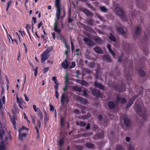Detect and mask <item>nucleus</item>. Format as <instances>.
Instances as JSON below:
<instances>
[{
    "instance_id": "9",
    "label": "nucleus",
    "mask_w": 150,
    "mask_h": 150,
    "mask_svg": "<svg viewBox=\"0 0 150 150\" xmlns=\"http://www.w3.org/2000/svg\"><path fill=\"white\" fill-rule=\"evenodd\" d=\"M94 86L100 90L103 91L105 89L104 86L101 83L98 82L97 80H95L94 82Z\"/></svg>"
},
{
    "instance_id": "61",
    "label": "nucleus",
    "mask_w": 150,
    "mask_h": 150,
    "mask_svg": "<svg viewBox=\"0 0 150 150\" xmlns=\"http://www.w3.org/2000/svg\"><path fill=\"white\" fill-rule=\"evenodd\" d=\"M55 96L57 99H58L59 98V93L58 91H55Z\"/></svg>"
},
{
    "instance_id": "14",
    "label": "nucleus",
    "mask_w": 150,
    "mask_h": 150,
    "mask_svg": "<svg viewBox=\"0 0 150 150\" xmlns=\"http://www.w3.org/2000/svg\"><path fill=\"white\" fill-rule=\"evenodd\" d=\"M63 42L64 44L65 47L67 49L65 51V55L66 57H67L69 56V50H70V48H69V47L67 45V43L66 42V41L64 39L63 40Z\"/></svg>"
},
{
    "instance_id": "18",
    "label": "nucleus",
    "mask_w": 150,
    "mask_h": 150,
    "mask_svg": "<svg viewBox=\"0 0 150 150\" xmlns=\"http://www.w3.org/2000/svg\"><path fill=\"white\" fill-rule=\"evenodd\" d=\"M141 28L139 26L136 27V29L135 30L134 35L135 36L139 35L140 34V30H141Z\"/></svg>"
},
{
    "instance_id": "45",
    "label": "nucleus",
    "mask_w": 150,
    "mask_h": 150,
    "mask_svg": "<svg viewBox=\"0 0 150 150\" xmlns=\"http://www.w3.org/2000/svg\"><path fill=\"white\" fill-rule=\"evenodd\" d=\"M64 143V140L63 139H60L59 141L58 142L59 144L61 146H62Z\"/></svg>"
},
{
    "instance_id": "58",
    "label": "nucleus",
    "mask_w": 150,
    "mask_h": 150,
    "mask_svg": "<svg viewBox=\"0 0 150 150\" xmlns=\"http://www.w3.org/2000/svg\"><path fill=\"white\" fill-rule=\"evenodd\" d=\"M93 128L94 130L95 131L98 128V127L95 124H94L93 126Z\"/></svg>"
},
{
    "instance_id": "6",
    "label": "nucleus",
    "mask_w": 150,
    "mask_h": 150,
    "mask_svg": "<svg viewBox=\"0 0 150 150\" xmlns=\"http://www.w3.org/2000/svg\"><path fill=\"white\" fill-rule=\"evenodd\" d=\"M80 11L84 13L88 17H92L93 15V13H92L89 10L86 8H81L80 9Z\"/></svg>"
},
{
    "instance_id": "36",
    "label": "nucleus",
    "mask_w": 150,
    "mask_h": 150,
    "mask_svg": "<svg viewBox=\"0 0 150 150\" xmlns=\"http://www.w3.org/2000/svg\"><path fill=\"white\" fill-rule=\"evenodd\" d=\"M93 20L92 19H89L87 21V23L89 25H93Z\"/></svg>"
},
{
    "instance_id": "54",
    "label": "nucleus",
    "mask_w": 150,
    "mask_h": 150,
    "mask_svg": "<svg viewBox=\"0 0 150 150\" xmlns=\"http://www.w3.org/2000/svg\"><path fill=\"white\" fill-rule=\"evenodd\" d=\"M97 17L98 18L100 21H104V19H103V17L102 16H101L99 14H98L97 15Z\"/></svg>"
},
{
    "instance_id": "2",
    "label": "nucleus",
    "mask_w": 150,
    "mask_h": 150,
    "mask_svg": "<svg viewBox=\"0 0 150 150\" xmlns=\"http://www.w3.org/2000/svg\"><path fill=\"white\" fill-rule=\"evenodd\" d=\"M115 10L117 14L122 19V21H125V13L122 8L116 7Z\"/></svg>"
},
{
    "instance_id": "17",
    "label": "nucleus",
    "mask_w": 150,
    "mask_h": 150,
    "mask_svg": "<svg viewBox=\"0 0 150 150\" xmlns=\"http://www.w3.org/2000/svg\"><path fill=\"white\" fill-rule=\"evenodd\" d=\"M69 66L68 61L66 59H65V61L63 62L62 63L61 66L64 69L67 68L69 67Z\"/></svg>"
},
{
    "instance_id": "15",
    "label": "nucleus",
    "mask_w": 150,
    "mask_h": 150,
    "mask_svg": "<svg viewBox=\"0 0 150 150\" xmlns=\"http://www.w3.org/2000/svg\"><path fill=\"white\" fill-rule=\"evenodd\" d=\"M94 50L97 54H103V50L100 47H96L93 49Z\"/></svg>"
},
{
    "instance_id": "40",
    "label": "nucleus",
    "mask_w": 150,
    "mask_h": 150,
    "mask_svg": "<svg viewBox=\"0 0 150 150\" xmlns=\"http://www.w3.org/2000/svg\"><path fill=\"white\" fill-rule=\"evenodd\" d=\"M64 118L62 117H61L60 120V125L61 127H62L64 125Z\"/></svg>"
},
{
    "instance_id": "1",
    "label": "nucleus",
    "mask_w": 150,
    "mask_h": 150,
    "mask_svg": "<svg viewBox=\"0 0 150 150\" xmlns=\"http://www.w3.org/2000/svg\"><path fill=\"white\" fill-rule=\"evenodd\" d=\"M55 6L56 8V17L57 20L55 21V23H54V30L56 32L59 33L61 32V30L60 28H58V21L59 20L60 16L61 14V6L60 4V1L57 0L55 1Z\"/></svg>"
},
{
    "instance_id": "26",
    "label": "nucleus",
    "mask_w": 150,
    "mask_h": 150,
    "mask_svg": "<svg viewBox=\"0 0 150 150\" xmlns=\"http://www.w3.org/2000/svg\"><path fill=\"white\" fill-rule=\"evenodd\" d=\"M18 131L19 139L21 140H22L23 137H25L26 134L25 133H23L21 134V130H19Z\"/></svg>"
},
{
    "instance_id": "41",
    "label": "nucleus",
    "mask_w": 150,
    "mask_h": 150,
    "mask_svg": "<svg viewBox=\"0 0 150 150\" xmlns=\"http://www.w3.org/2000/svg\"><path fill=\"white\" fill-rule=\"evenodd\" d=\"M31 117L32 119V122L34 125H35V120H36V117H35L33 115H31Z\"/></svg>"
},
{
    "instance_id": "59",
    "label": "nucleus",
    "mask_w": 150,
    "mask_h": 150,
    "mask_svg": "<svg viewBox=\"0 0 150 150\" xmlns=\"http://www.w3.org/2000/svg\"><path fill=\"white\" fill-rule=\"evenodd\" d=\"M52 80L53 81H54L55 83H58L57 82V80L56 77H54H54H53L52 78Z\"/></svg>"
},
{
    "instance_id": "49",
    "label": "nucleus",
    "mask_w": 150,
    "mask_h": 150,
    "mask_svg": "<svg viewBox=\"0 0 150 150\" xmlns=\"http://www.w3.org/2000/svg\"><path fill=\"white\" fill-rule=\"evenodd\" d=\"M88 116L87 115H83L81 116V118L82 120H85L88 118Z\"/></svg>"
},
{
    "instance_id": "30",
    "label": "nucleus",
    "mask_w": 150,
    "mask_h": 150,
    "mask_svg": "<svg viewBox=\"0 0 150 150\" xmlns=\"http://www.w3.org/2000/svg\"><path fill=\"white\" fill-rule=\"evenodd\" d=\"M38 115L40 117V118L41 121L42 120L43 118V113L40 110H39L38 111Z\"/></svg>"
},
{
    "instance_id": "57",
    "label": "nucleus",
    "mask_w": 150,
    "mask_h": 150,
    "mask_svg": "<svg viewBox=\"0 0 150 150\" xmlns=\"http://www.w3.org/2000/svg\"><path fill=\"white\" fill-rule=\"evenodd\" d=\"M81 84L82 85H88V82L82 80Z\"/></svg>"
},
{
    "instance_id": "38",
    "label": "nucleus",
    "mask_w": 150,
    "mask_h": 150,
    "mask_svg": "<svg viewBox=\"0 0 150 150\" xmlns=\"http://www.w3.org/2000/svg\"><path fill=\"white\" fill-rule=\"evenodd\" d=\"M76 64L75 62L74 61L72 62L71 63V64L69 68L70 69H72L74 68L76 66Z\"/></svg>"
},
{
    "instance_id": "16",
    "label": "nucleus",
    "mask_w": 150,
    "mask_h": 150,
    "mask_svg": "<svg viewBox=\"0 0 150 150\" xmlns=\"http://www.w3.org/2000/svg\"><path fill=\"white\" fill-rule=\"evenodd\" d=\"M78 100L80 101V103L82 104L85 105L87 104L88 103L87 100L82 97H79Z\"/></svg>"
},
{
    "instance_id": "47",
    "label": "nucleus",
    "mask_w": 150,
    "mask_h": 150,
    "mask_svg": "<svg viewBox=\"0 0 150 150\" xmlns=\"http://www.w3.org/2000/svg\"><path fill=\"white\" fill-rule=\"evenodd\" d=\"M50 107V110L51 112H53L54 110V106L51 104H50L49 105Z\"/></svg>"
},
{
    "instance_id": "34",
    "label": "nucleus",
    "mask_w": 150,
    "mask_h": 150,
    "mask_svg": "<svg viewBox=\"0 0 150 150\" xmlns=\"http://www.w3.org/2000/svg\"><path fill=\"white\" fill-rule=\"evenodd\" d=\"M5 148L4 142V141H2L1 142V145H0V150H3Z\"/></svg>"
},
{
    "instance_id": "22",
    "label": "nucleus",
    "mask_w": 150,
    "mask_h": 150,
    "mask_svg": "<svg viewBox=\"0 0 150 150\" xmlns=\"http://www.w3.org/2000/svg\"><path fill=\"white\" fill-rule=\"evenodd\" d=\"M103 59L108 62H111L112 61V59L109 55H104L103 56Z\"/></svg>"
},
{
    "instance_id": "44",
    "label": "nucleus",
    "mask_w": 150,
    "mask_h": 150,
    "mask_svg": "<svg viewBox=\"0 0 150 150\" xmlns=\"http://www.w3.org/2000/svg\"><path fill=\"white\" fill-rule=\"evenodd\" d=\"M41 120L40 121V120L39 119H37V120H36V122H37V124L38 125V126L39 128L40 129L41 126Z\"/></svg>"
},
{
    "instance_id": "8",
    "label": "nucleus",
    "mask_w": 150,
    "mask_h": 150,
    "mask_svg": "<svg viewBox=\"0 0 150 150\" xmlns=\"http://www.w3.org/2000/svg\"><path fill=\"white\" fill-rule=\"evenodd\" d=\"M49 54H48L44 51L41 54V62L43 63L45 61L48 59L49 57Z\"/></svg>"
},
{
    "instance_id": "11",
    "label": "nucleus",
    "mask_w": 150,
    "mask_h": 150,
    "mask_svg": "<svg viewBox=\"0 0 150 150\" xmlns=\"http://www.w3.org/2000/svg\"><path fill=\"white\" fill-rule=\"evenodd\" d=\"M108 107L111 109H114L115 107H116L117 105H116L115 102H114L113 101H109L108 103Z\"/></svg>"
},
{
    "instance_id": "53",
    "label": "nucleus",
    "mask_w": 150,
    "mask_h": 150,
    "mask_svg": "<svg viewBox=\"0 0 150 150\" xmlns=\"http://www.w3.org/2000/svg\"><path fill=\"white\" fill-rule=\"evenodd\" d=\"M137 95H135L130 100H132V101H133V102H134V101L135 100V99L137 98Z\"/></svg>"
},
{
    "instance_id": "7",
    "label": "nucleus",
    "mask_w": 150,
    "mask_h": 150,
    "mask_svg": "<svg viewBox=\"0 0 150 150\" xmlns=\"http://www.w3.org/2000/svg\"><path fill=\"white\" fill-rule=\"evenodd\" d=\"M93 95L97 97H101L103 96V94L100 91L96 89H93L91 90Z\"/></svg>"
},
{
    "instance_id": "46",
    "label": "nucleus",
    "mask_w": 150,
    "mask_h": 150,
    "mask_svg": "<svg viewBox=\"0 0 150 150\" xmlns=\"http://www.w3.org/2000/svg\"><path fill=\"white\" fill-rule=\"evenodd\" d=\"M68 87V85L67 83L65 85V86L63 87V90L64 92H65L67 90Z\"/></svg>"
},
{
    "instance_id": "42",
    "label": "nucleus",
    "mask_w": 150,
    "mask_h": 150,
    "mask_svg": "<svg viewBox=\"0 0 150 150\" xmlns=\"http://www.w3.org/2000/svg\"><path fill=\"white\" fill-rule=\"evenodd\" d=\"M23 100L21 98L20 99H19V98L18 97H17L16 98V101L17 103L19 104H21L22 103Z\"/></svg>"
},
{
    "instance_id": "64",
    "label": "nucleus",
    "mask_w": 150,
    "mask_h": 150,
    "mask_svg": "<svg viewBox=\"0 0 150 150\" xmlns=\"http://www.w3.org/2000/svg\"><path fill=\"white\" fill-rule=\"evenodd\" d=\"M128 150H134L133 147L131 144L128 147Z\"/></svg>"
},
{
    "instance_id": "24",
    "label": "nucleus",
    "mask_w": 150,
    "mask_h": 150,
    "mask_svg": "<svg viewBox=\"0 0 150 150\" xmlns=\"http://www.w3.org/2000/svg\"><path fill=\"white\" fill-rule=\"evenodd\" d=\"M73 89L75 91L81 92L82 91V88L81 87L78 86H73Z\"/></svg>"
},
{
    "instance_id": "52",
    "label": "nucleus",
    "mask_w": 150,
    "mask_h": 150,
    "mask_svg": "<svg viewBox=\"0 0 150 150\" xmlns=\"http://www.w3.org/2000/svg\"><path fill=\"white\" fill-rule=\"evenodd\" d=\"M7 38H8V39L9 42H11V40L10 39H11L12 43H14L13 39H12L11 38V36L9 34L8 35Z\"/></svg>"
},
{
    "instance_id": "28",
    "label": "nucleus",
    "mask_w": 150,
    "mask_h": 150,
    "mask_svg": "<svg viewBox=\"0 0 150 150\" xmlns=\"http://www.w3.org/2000/svg\"><path fill=\"white\" fill-rule=\"evenodd\" d=\"M99 8L101 11L104 13H106L108 11L107 9L104 6H100Z\"/></svg>"
},
{
    "instance_id": "37",
    "label": "nucleus",
    "mask_w": 150,
    "mask_h": 150,
    "mask_svg": "<svg viewBox=\"0 0 150 150\" xmlns=\"http://www.w3.org/2000/svg\"><path fill=\"white\" fill-rule=\"evenodd\" d=\"M115 150H124L122 145H118L116 146Z\"/></svg>"
},
{
    "instance_id": "48",
    "label": "nucleus",
    "mask_w": 150,
    "mask_h": 150,
    "mask_svg": "<svg viewBox=\"0 0 150 150\" xmlns=\"http://www.w3.org/2000/svg\"><path fill=\"white\" fill-rule=\"evenodd\" d=\"M55 84V85L54 86L55 91H58V85H59V83H57Z\"/></svg>"
},
{
    "instance_id": "12",
    "label": "nucleus",
    "mask_w": 150,
    "mask_h": 150,
    "mask_svg": "<svg viewBox=\"0 0 150 150\" xmlns=\"http://www.w3.org/2000/svg\"><path fill=\"white\" fill-rule=\"evenodd\" d=\"M116 31L118 33L123 35L126 34V32L124 30L123 28L121 27H118L116 28Z\"/></svg>"
},
{
    "instance_id": "51",
    "label": "nucleus",
    "mask_w": 150,
    "mask_h": 150,
    "mask_svg": "<svg viewBox=\"0 0 150 150\" xmlns=\"http://www.w3.org/2000/svg\"><path fill=\"white\" fill-rule=\"evenodd\" d=\"M82 137H88L90 136V134L89 132H88L87 133H84L82 134Z\"/></svg>"
},
{
    "instance_id": "50",
    "label": "nucleus",
    "mask_w": 150,
    "mask_h": 150,
    "mask_svg": "<svg viewBox=\"0 0 150 150\" xmlns=\"http://www.w3.org/2000/svg\"><path fill=\"white\" fill-rule=\"evenodd\" d=\"M33 107L35 112H38L39 110L38 108H37L36 106L35 105H33Z\"/></svg>"
},
{
    "instance_id": "33",
    "label": "nucleus",
    "mask_w": 150,
    "mask_h": 150,
    "mask_svg": "<svg viewBox=\"0 0 150 150\" xmlns=\"http://www.w3.org/2000/svg\"><path fill=\"white\" fill-rule=\"evenodd\" d=\"M134 102L132 100H130L128 103L126 105V108L128 109L133 104Z\"/></svg>"
},
{
    "instance_id": "63",
    "label": "nucleus",
    "mask_w": 150,
    "mask_h": 150,
    "mask_svg": "<svg viewBox=\"0 0 150 150\" xmlns=\"http://www.w3.org/2000/svg\"><path fill=\"white\" fill-rule=\"evenodd\" d=\"M80 124L81 126L83 127H84L86 125V123L83 122V121H81L80 123Z\"/></svg>"
},
{
    "instance_id": "27",
    "label": "nucleus",
    "mask_w": 150,
    "mask_h": 150,
    "mask_svg": "<svg viewBox=\"0 0 150 150\" xmlns=\"http://www.w3.org/2000/svg\"><path fill=\"white\" fill-rule=\"evenodd\" d=\"M109 38L110 40L113 41V42H115L116 41V39L115 38V37L113 34L111 33H110V36L109 37Z\"/></svg>"
},
{
    "instance_id": "5",
    "label": "nucleus",
    "mask_w": 150,
    "mask_h": 150,
    "mask_svg": "<svg viewBox=\"0 0 150 150\" xmlns=\"http://www.w3.org/2000/svg\"><path fill=\"white\" fill-rule=\"evenodd\" d=\"M83 40L86 45L89 46L93 47L96 45L95 43L92 40L88 38H84L83 39Z\"/></svg>"
},
{
    "instance_id": "39",
    "label": "nucleus",
    "mask_w": 150,
    "mask_h": 150,
    "mask_svg": "<svg viewBox=\"0 0 150 150\" xmlns=\"http://www.w3.org/2000/svg\"><path fill=\"white\" fill-rule=\"evenodd\" d=\"M142 118L143 121H146L147 119L146 114V113H144L142 115Z\"/></svg>"
},
{
    "instance_id": "31",
    "label": "nucleus",
    "mask_w": 150,
    "mask_h": 150,
    "mask_svg": "<svg viewBox=\"0 0 150 150\" xmlns=\"http://www.w3.org/2000/svg\"><path fill=\"white\" fill-rule=\"evenodd\" d=\"M44 112L45 113V116L44 117V124L45 126V127L46 126L47 121V120H48V117H47V115L45 111H44Z\"/></svg>"
},
{
    "instance_id": "13",
    "label": "nucleus",
    "mask_w": 150,
    "mask_h": 150,
    "mask_svg": "<svg viewBox=\"0 0 150 150\" xmlns=\"http://www.w3.org/2000/svg\"><path fill=\"white\" fill-rule=\"evenodd\" d=\"M134 107L136 112L137 113L141 112L142 111V109L140 105L137 104H134Z\"/></svg>"
},
{
    "instance_id": "62",
    "label": "nucleus",
    "mask_w": 150,
    "mask_h": 150,
    "mask_svg": "<svg viewBox=\"0 0 150 150\" xmlns=\"http://www.w3.org/2000/svg\"><path fill=\"white\" fill-rule=\"evenodd\" d=\"M48 67H46L43 70V73H45L47 72L48 70Z\"/></svg>"
},
{
    "instance_id": "56",
    "label": "nucleus",
    "mask_w": 150,
    "mask_h": 150,
    "mask_svg": "<svg viewBox=\"0 0 150 150\" xmlns=\"http://www.w3.org/2000/svg\"><path fill=\"white\" fill-rule=\"evenodd\" d=\"M109 51L111 53V54L114 57H115V53L113 51V50L112 49L109 50Z\"/></svg>"
},
{
    "instance_id": "3",
    "label": "nucleus",
    "mask_w": 150,
    "mask_h": 150,
    "mask_svg": "<svg viewBox=\"0 0 150 150\" xmlns=\"http://www.w3.org/2000/svg\"><path fill=\"white\" fill-rule=\"evenodd\" d=\"M126 102L127 100L125 98L119 96L118 95L116 96L115 101L116 105H118L119 103H120L121 104H124L126 103Z\"/></svg>"
},
{
    "instance_id": "10",
    "label": "nucleus",
    "mask_w": 150,
    "mask_h": 150,
    "mask_svg": "<svg viewBox=\"0 0 150 150\" xmlns=\"http://www.w3.org/2000/svg\"><path fill=\"white\" fill-rule=\"evenodd\" d=\"M124 124L125 125V126H126V127H128L130 126L131 122L129 119V118L125 115L124 118Z\"/></svg>"
},
{
    "instance_id": "60",
    "label": "nucleus",
    "mask_w": 150,
    "mask_h": 150,
    "mask_svg": "<svg viewBox=\"0 0 150 150\" xmlns=\"http://www.w3.org/2000/svg\"><path fill=\"white\" fill-rule=\"evenodd\" d=\"M76 148L77 149L79 150H82L83 149V147L81 146H77Z\"/></svg>"
},
{
    "instance_id": "20",
    "label": "nucleus",
    "mask_w": 150,
    "mask_h": 150,
    "mask_svg": "<svg viewBox=\"0 0 150 150\" xmlns=\"http://www.w3.org/2000/svg\"><path fill=\"white\" fill-rule=\"evenodd\" d=\"M96 139H99L104 137V134L103 132H99L94 136Z\"/></svg>"
},
{
    "instance_id": "23",
    "label": "nucleus",
    "mask_w": 150,
    "mask_h": 150,
    "mask_svg": "<svg viewBox=\"0 0 150 150\" xmlns=\"http://www.w3.org/2000/svg\"><path fill=\"white\" fill-rule=\"evenodd\" d=\"M11 120L12 124L13 125L14 127V129H16V118L14 116L12 117L11 118Z\"/></svg>"
},
{
    "instance_id": "35",
    "label": "nucleus",
    "mask_w": 150,
    "mask_h": 150,
    "mask_svg": "<svg viewBox=\"0 0 150 150\" xmlns=\"http://www.w3.org/2000/svg\"><path fill=\"white\" fill-rule=\"evenodd\" d=\"M53 49V47H48L46 50L44 51V52H45L46 53H47V54H49L50 53V52H51Z\"/></svg>"
},
{
    "instance_id": "55",
    "label": "nucleus",
    "mask_w": 150,
    "mask_h": 150,
    "mask_svg": "<svg viewBox=\"0 0 150 150\" xmlns=\"http://www.w3.org/2000/svg\"><path fill=\"white\" fill-rule=\"evenodd\" d=\"M87 90H84L83 91V96L85 97H86L87 95Z\"/></svg>"
},
{
    "instance_id": "19",
    "label": "nucleus",
    "mask_w": 150,
    "mask_h": 150,
    "mask_svg": "<svg viewBox=\"0 0 150 150\" xmlns=\"http://www.w3.org/2000/svg\"><path fill=\"white\" fill-rule=\"evenodd\" d=\"M139 75L140 76L144 77L146 75V73L145 71L141 69H139L138 70Z\"/></svg>"
},
{
    "instance_id": "21",
    "label": "nucleus",
    "mask_w": 150,
    "mask_h": 150,
    "mask_svg": "<svg viewBox=\"0 0 150 150\" xmlns=\"http://www.w3.org/2000/svg\"><path fill=\"white\" fill-rule=\"evenodd\" d=\"M94 40L98 44H100L102 43V39L98 36H96L95 37Z\"/></svg>"
},
{
    "instance_id": "29",
    "label": "nucleus",
    "mask_w": 150,
    "mask_h": 150,
    "mask_svg": "<svg viewBox=\"0 0 150 150\" xmlns=\"http://www.w3.org/2000/svg\"><path fill=\"white\" fill-rule=\"evenodd\" d=\"M5 131L2 129L0 130V139L2 140L3 139V136L4 135Z\"/></svg>"
},
{
    "instance_id": "4",
    "label": "nucleus",
    "mask_w": 150,
    "mask_h": 150,
    "mask_svg": "<svg viewBox=\"0 0 150 150\" xmlns=\"http://www.w3.org/2000/svg\"><path fill=\"white\" fill-rule=\"evenodd\" d=\"M69 100V97H67L64 93H63L61 95V102L62 105H63L65 102L68 103Z\"/></svg>"
},
{
    "instance_id": "25",
    "label": "nucleus",
    "mask_w": 150,
    "mask_h": 150,
    "mask_svg": "<svg viewBox=\"0 0 150 150\" xmlns=\"http://www.w3.org/2000/svg\"><path fill=\"white\" fill-rule=\"evenodd\" d=\"M85 146L88 148H92L94 147L93 144L90 142H87L85 144Z\"/></svg>"
},
{
    "instance_id": "32",
    "label": "nucleus",
    "mask_w": 150,
    "mask_h": 150,
    "mask_svg": "<svg viewBox=\"0 0 150 150\" xmlns=\"http://www.w3.org/2000/svg\"><path fill=\"white\" fill-rule=\"evenodd\" d=\"M80 108L81 109V113L83 114H85L86 112L85 111L87 110L86 108L84 106L81 105L80 107Z\"/></svg>"
},
{
    "instance_id": "43",
    "label": "nucleus",
    "mask_w": 150,
    "mask_h": 150,
    "mask_svg": "<svg viewBox=\"0 0 150 150\" xmlns=\"http://www.w3.org/2000/svg\"><path fill=\"white\" fill-rule=\"evenodd\" d=\"M95 66V62H91L89 64V66L90 68H93Z\"/></svg>"
}]
</instances>
